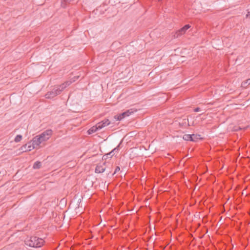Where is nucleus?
<instances>
[{
  "label": "nucleus",
  "instance_id": "nucleus-13",
  "mask_svg": "<svg viewBox=\"0 0 250 250\" xmlns=\"http://www.w3.org/2000/svg\"><path fill=\"white\" fill-rule=\"evenodd\" d=\"M42 166V164L40 162H36L34 165H33V168L34 169H38V168H40Z\"/></svg>",
  "mask_w": 250,
  "mask_h": 250
},
{
  "label": "nucleus",
  "instance_id": "nucleus-12",
  "mask_svg": "<svg viewBox=\"0 0 250 250\" xmlns=\"http://www.w3.org/2000/svg\"><path fill=\"white\" fill-rule=\"evenodd\" d=\"M183 139L186 141H191L192 136H191V135H189V134H185L183 137Z\"/></svg>",
  "mask_w": 250,
  "mask_h": 250
},
{
  "label": "nucleus",
  "instance_id": "nucleus-8",
  "mask_svg": "<svg viewBox=\"0 0 250 250\" xmlns=\"http://www.w3.org/2000/svg\"><path fill=\"white\" fill-rule=\"evenodd\" d=\"M134 113V111L132 109H130L129 110H127V111L123 112L121 114V116H123V117H125L127 116H129L130 115Z\"/></svg>",
  "mask_w": 250,
  "mask_h": 250
},
{
  "label": "nucleus",
  "instance_id": "nucleus-10",
  "mask_svg": "<svg viewBox=\"0 0 250 250\" xmlns=\"http://www.w3.org/2000/svg\"><path fill=\"white\" fill-rule=\"evenodd\" d=\"M98 130H99L97 126L96 125L95 126H93L92 127H91L88 130V133L89 134H92L93 133H94L96 131H97Z\"/></svg>",
  "mask_w": 250,
  "mask_h": 250
},
{
  "label": "nucleus",
  "instance_id": "nucleus-18",
  "mask_svg": "<svg viewBox=\"0 0 250 250\" xmlns=\"http://www.w3.org/2000/svg\"><path fill=\"white\" fill-rule=\"evenodd\" d=\"M120 170V168L119 167H117L115 169L113 174H115L117 172H118Z\"/></svg>",
  "mask_w": 250,
  "mask_h": 250
},
{
  "label": "nucleus",
  "instance_id": "nucleus-7",
  "mask_svg": "<svg viewBox=\"0 0 250 250\" xmlns=\"http://www.w3.org/2000/svg\"><path fill=\"white\" fill-rule=\"evenodd\" d=\"M119 146H118L117 147H115V148H114L111 152H110L109 153H107V154L106 155H104V156H103V158L104 157H106L107 158V157H110V158H111L114 154H115V150H119V148H118Z\"/></svg>",
  "mask_w": 250,
  "mask_h": 250
},
{
  "label": "nucleus",
  "instance_id": "nucleus-4",
  "mask_svg": "<svg viewBox=\"0 0 250 250\" xmlns=\"http://www.w3.org/2000/svg\"><path fill=\"white\" fill-rule=\"evenodd\" d=\"M190 27V26L189 24H187L185 25L184 27L180 29L179 30H177L174 35V37L175 38H178L179 37L182 36V35L184 34L187 30Z\"/></svg>",
  "mask_w": 250,
  "mask_h": 250
},
{
  "label": "nucleus",
  "instance_id": "nucleus-24",
  "mask_svg": "<svg viewBox=\"0 0 250 250\" xmlns=\"http://www.w3.org/2000/svg\"><path fill=\"white\" fill-rule=\"evenodd\" d=\"M158 1H161V0H158Z\"/></svg>",
  "mask_w": 250,
  "mask_h": 250
},
{
  "label": "nucleus",
  "instance_id": "nucleus-6",
  "mask_svg": "<svg viewBox=\"0 0 250 250\" xmlns=\"http://www.w3.org/2000/svg\"><path fill=\"white\" fill-rule=\"evenodd\" d=\"M37 145H34L33 140L32 143L29 142L24 146L26 149L25 151H31L32 149L37 148Z\"/></svg>",
  "mask_w": 250,
  "mask_h": 250
},
{
  "label": "nucleus",
  "instance_id": "nucleus-5",
  "mask_svg": "<svg viewBox=\"0 0 250 250\" xmlns=\"http://www.w3.org/2000/svg\"><path fill=\"white\" fill-rule=\"evenodd\" d=\"M104 165L105 163L103 165H98L95 168V172L97 173H101L104 172L105 169Z\"/></svg>",
  "mask_w": 250,
  "mask_h": 250
},
{
  "label": "nucleus",
  "instance_id": "nucleus-9",
  "mask_svg": "<svg viewBox=\"0 0 250 250\" xmlns=\"http://www.w3.org/2000/svg\"><path fill=\"white\" fill-rule=\"evenodd\" d=\"M71 83V82L66 81L65 83H62L61 85L59 86L61 87V89L62 91L64 88H65L67 86H69Z\"/></svg>",
  "mask_w": 250,
  "mask_h": 250
},
{
  "label": "nucleus",
  "instance_id": "nucleus-21",
  "mask_svg": "<svg viewBox=\"0 0 250 250\" xmlns=\"http://www.w3.org/2000/svg\"><path fill=\"white\" fill-rule=\"evenodd\" d=\"M73 0H64V1L65 2H70L72 1H73Z\"/></svg>",
  "mask_w": 250,
  "mask_h": 250
},
{
  "label": "nucleus",
  "instance_id": "nucleus-3",
  "mask_svg": "<svg viewBox=\"0 0 250 250\" xmlns=\"http://www.w3.org/2000/svg\"><path fill=\"white\" fill-rule=\"evenodd\" d=\"M62 91L61 89V87L59 86L55 87L50 91L48 92L45 95V97L46 99H51L59 95Z\"/></svg>",
  "mask_w": 250,
  "mask_h": 250
},
{
  "label": "nucleus",
  "instance_id": "nucleus-17",
  "mask_svg": "<svg viewBox=\"0 0 250 250\" xmlns=\"http://www.w3.org/2000/svg\"><path fill=\"white\" fill-rule=\"evenodd\" d=\"M96 125L97 126V127H98V128L99 130V129H102V128H103V127H104V125L102 124V122H100L98 123V124H97Z\"/></svg>",
  "mask_w": 250,
  "mask_h": 250
},
{
  "label": "nucleus",
  "instance_id": "nucleus-1",
  "mask_svg": "<svg viewBox=\"0 0 250 250\" xmlns=\"http://www.w3.org/2000/svg\"><path fill=\"white\" fill-rule=\"evenodd\" d=\"M52 134V130L51 129H47L45 130L40 135H37L33 138V144L34 145H39L43 142L48 140Z\"/></svg>",
  "mask_w": 250,
  "mask_h": 250
},
{
  "label": "nucleus",
  "instance_id": "nucleus-22",
  "mask_svg": "<svg viewBox=\"0 0 250 250\" xmlns=\"http://www.w3.org/2000/svg\"><path fill=\"white\" fill-rule=\"evenodd\" d=\"M62 6H63V7H65V6L63 5V3H62Z\"/></svg>",
  "mask_w": 250,
  "mask_h": 250
},
{
  "label": "nucleus",
  "instance_id": "nucleus-16",
  "mask_svg": "<svg viewBox=\"0 0 250 250\" xmlns=\"http://www.w3.org/2000/svg\"><path fill=\"white\" fill-rule=\"evenodd\" d=\"M114 118L115 119L117 120V121H120L122 119H123V118H124L125 117H123V116H121V114L119 115H116L114 116Z\"/></svg>",
  "mask_w": 250,
  "mask_h": 250
},
{
  "label": "nucleus",
  "instance_id": "nucleus-2",
  "mask_svg": "<svg viewBox=\"0 0 250 250\" xmlns=\"http://www.w3.org/2000/svg\"><path fill=\"white\" fill-rule=\"evenodd\" d=\"M44 243V241L42 238L37 236H31L29 238H26L24 241L26 246L36 248L41 247Z\"/></svg>",
  "mask_w": 250,
  "mask_h": 250
},
{
  "label": "nucleus",
  "instance_id": "nucleus-11",
  "mask_svg": "<svg viewBox=\"0 0 250 250\" xmlns=\"http://www.w3.org/2000/svg\"><path fill=\"white\" fill-rule=\"evenodd\" d=\"M192 140L191 141L192 142H196L198 140L200 139V135L199 134H192Z\"/></svg>",
  "mask_w": 250,
  "mask_h": 250
},
{
  "label": "nucleus",
  "instance_id": "nucleus-23",
  "mask_svg": "<svg viewBox=\"0 0 250 250\" xmlns=\"http://www.w3.org/2000/svg\"><path fill=\"white\" fill-rule=\"evenodd\" d=\"M118 150H115V152H118Z\"/></svg>",
  "mask_w": 250,
  "mask_h": 250
},
{
  "label": "nucleus",
  "instance_id": "nucleus-20",
  "mask_svg": "<svg viewBox=\"0 0 250 250\" xmlns=\"http://www.w3.org/2000/svg\"><path fill=\"white\" fill-rule=\"evenodd\" d=\"M194 112H198L200 111V108L199 107H196L194 109Z\"/></svg>",
  "mask_w": 250,
  "mask_h": 250
},
{
  "label": "nucleus",
  "instance_id": "nucleus-15",
  "mask_svg": "<svg viewBox=\"0 0 250 250\" xmlns=\"http://www.w3.org/2000/svg\"><path fill=\"white\" fill-rule=\"evenodd\" d=\"M22 139V136L21 135H17L15 138V142L18 143L21 141Z\"/></svg>",
  "mask_w": 250,
  "mask_h": 250
},
{
  "label": "nucleus",
  "instance_id": "nucleus-14",
  "mask_svg": "<svg viewBox=\"0 0 250 250\" xmlns=\"http://www.w3.org/2000/svg\"><path fill=\"white\" fill-rule=\"evenodd\" d=\"M101 122L102 124L104 125V127L109 125L110 123L108 119H105L101 121Z\"/></svg>",
  "mask_w": 250,
  "mask_h": 250
},
{
  "label": "nucleus",
  "instance_id": "nucleus-19",
  "mask_svg": "<svg viewBox=\"0 0 250 250\" xmlns=\"http://www.w3.org/2000/svg\"><path fill=\"white\" fill-rule=\"evenodd\" d=\"M250 84V79L247 80L246 81V82L244 83V84Z\"/></svg>",
  "mask_w": 250,
  "mask_h": 250
}]
</instances>
